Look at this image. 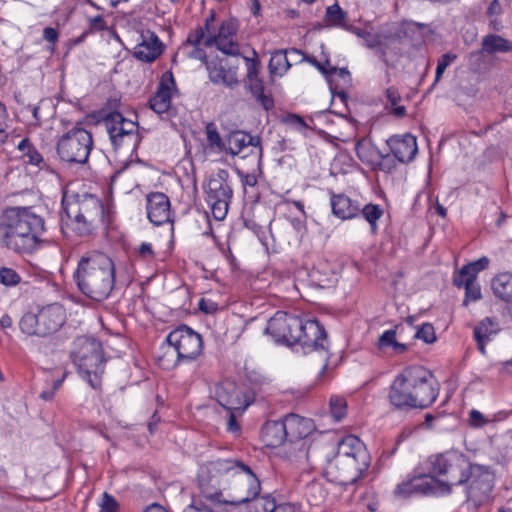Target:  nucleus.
I'll list each match as a JSON object with an SVG mask.
<instances>
[{
    "label": "nucleus",
    "mask_w": 512,
    "mask_h": 512,
    "mask_svg": "<svg viewBox=\"0 0 512 512\" xmlns=\"http://www.w3.org/2000/svg\"><path fill=\"white\" fill-rule=\"evenodd\" d=\"M62 207L67 216L62 225L66 236L89 237L99 229L107 230L116 214L112 200L90 193L77 194L73 198L64 195Z\"/></svg>",
    "instance_id": "obj_1"
},
{
    "label": "nucleus",
    "mask_w": 512,
    "mask_h": 512,
    "mask_svg": "<svg viewBox=\"0 0 512 512\" xmlns=\"http://www.w3.org/2000/svg\"><path fill=\"white\" fill-rule=\"evenodd\" d=\"M44 218L31 206H11L0 215V244L18 255H31L41 247Z\"/></svg>",
    "instance_id": "obj_2"
},
{
    "label": "nucleus",
    "mask_w": 512,
    "mask_h": 512,
    "mask_svg": "<svg viewBox=\"0 0 512 512\" xmlns=\"http://www.w3.org/2000/svg\"><path fill=\"white\" fill-rule=\"evenodd\" d=\"M439 390V384L430 370L421 365H410L394 377L387 398L396 410L426 409L436 401Z\"/></svg>",
    "instance_id": "obj_3"
},
{
    "label": "nucleus",
    "mask_w": 512,
    "mask_h": 512,
    "mask_svg": "<svg viewBox=\"0 0 512 512\" xmlns=\"http://www.w3.org/2000/svg\"><path fill=\"white\" fill-rule=\"evenodd\" d=\"M265 333L278 344L300 345L304 353L328 351L327 333L314 318H302L284 311H277L269 319Z\"/></svg>",
    "instance_id": "obj_4"
},
{
    "label": "nucleus",
    "mask_w": 512,
    "mask_h": 512,
    "mask_svg": "<svg viewBox=\"0 0 512 512\" xmlns=\"http://www.w3.org/2000/svg\"><path fill=\"white\" fill-rule=\"evenodd\" d=\"M73 278L83 295L102 302L110 297L115 287V264L107 254L90 251L78 260Z\"/></svg>",
    "instance_id": "obj_5"
},
{
    "label": "nucleus",
    "mask_w": 512,
    "mask_h": 512,
    "mask_svg": "<svg viewBox=\"0 0 512 512\" xmlns=\"http://www.w3.org/2000/svg\"><path fill=\"white\" fill-rule=\"evenodd\" d=\"M327 473L340 485L355 484L367 472L371 456L364 442L355 435L342 437L333 459L326 461Z\"/></svg>",
    "instance_id": "obj_6"
},
{
    "label": "nucleus",
    "mask_w": 512,
    "mask_h": 512,
    "mask_svg": "<svg viewBox=\"0 0 512 512\" xmlns=\"http://www.w3.org/2000/svg\"><path fill=\"white\" fill-rule=\"evenodd\" d=\"M71 358L80 376L94 390H101L105 358L102 344L95 338L80 336L73 342Z\"/></svg>",
    "instance_id": "obj_7"
},
{
    "label": "nucleus",
    "mask_w": 512,
    "mask_h": 512,
    "mask_svg": "<svg viewBox=\"0 0 512 512\" xmlns=\"http://www.w3.org/2000/svg\"><path fill=\"white\" fill-rule=\"evenodd\" d=\"M334 452L331 445L322 439L304 440L287 443L283 457L293 466L303 472H308L329 461V455Z\"/></svg>",
    "instance_id": "obj_8"
},
{
    "label": "nucleus",
    "mask_w": 512,
    "mask_h": 512,
    "mask_svg": "<svg viewBox=\"0 0 512 512\" xmlns=\"http://www.w3.org/2000/svg\"><path fill=\"white\" fill-rule=\"evenodd\" d=\"M243 464L236 459L220 458L207 462L198 475L201 496L213 505L220 504L223 493L219 489V478L223 475L234 477L239 469H243Z\"/></svg>",
    "instance_id": "obj_9"
},
{
    "label": "nucleus",
    "mask_w": 512,
    "mask_h": 512,
    "mask_svg": "<svg viewBox=\"0 0 512 512\" xmlns=\"http://www.w3.org/2000/svg\"><path fill=\"white\" fill-rule=\"evenodd\" d=\"M65 320L63 306L53 303L42 307L37 313H25L20 319L19 328L27 336L46 337L57 332Z\"/></svg>",
    "instance_id": "obj_10"
},
{
    "label": "nucleus",
    "mask_w": 512,
    "mask_h": 512,
    "mask_svg": "<svg viewBox=\"0 0 512 512\" xmlns=\"http://www.w3.org/2000/svg\"><path fill=\"white\" fill-rule=\"evenodd\" d=\"M427 469L435 476H446L447 482L452 486L463 485L467 481L466 473L469 472L471 463L460 451L448 450L443 453L428 457Z\"/></svg>",
    "instance_id": "obj_11"
},
{
    "label": "nucleus",
    "mask_w": 512,
    "mask_h": 512,
    "mask_svg": "<svg viewBox=\"0 0 512 512\" xmlns=\"http://www.w3.org/2000/svg\"><path fill=\"white\" fill-rule=\"evenodd\" d=\"M93 145L92 134L82 127L75 126L58 139L56 151L64 162L85 164Z\"/></svg>",
    "instance_id": "obj_12"
},
{
    "label": "nucleus",
    "mask_w": 512,
    "mask_h": 512,
    "mask_svg": "<svg viewBox=\"0 0 512 512\" xmlns=\"http://www.w3.org/2000/svg\"><path fill=\"white\" fill-rule=\"evenodd\" d=\"M205 201L214 219L221 221L227 216L233 190L228 181V172L221 170L208 180L204 188Z\"/></svg>",
    "instance_id": "obj_13"
},
{
    "label": "nucleus",
    "mask_w": 512,
    "mask_h": 512,
    "mask_svg": "<svg viewBox=\"0 0 512 512\" xmlns=\"http://www.w3.org/2000/svg\"><path fill=\"white\" fill-rule=\"evenodd\" d=\"M238 22L234 18L225 19L218 26L215 21L206 30L204 40L205 47H216L220 52L228 56H239L241 54L240 44L237 39Z\"/></svg>",
    "instance_id": "obj_14"
},
{
    "label": "nucleus",
    "mask_w": 512,
    "mask_h": 512,
    "mask_svg": "<svg viewBox=\"0 0 512 512\" xmlns=\"http://www.w3.org/2000/svg\"><path fill=\"white\" fill-rule=\"evenodd\" d=\"M261 483L259 478L251 468L243 464V469H239L234 476L233 494L230 499H224L222 502L232 506H238L248 503V509L255 506L257 499H260Z\"/></svg>",
    "instance_id": "obj_15"
},
{
    "label": "nucleus",
    "mask_w": 512,
    "mask_h": 512,
    "mask_svg": "<svg viewBox=\"0 0 512 512\" xmlns=\"http://www.w3.org/2000/svg\"><path fill=\"white\" fill-rule=\"evenodd\" d=\"M214 395L217 402L227 411L244 412L254 402V394L245 386L225 379L215 385Z\"/></svg>",
    "instance_id": "obj_16"
},
{
    "label": "nucleus",
    "mask_w": 512,
    "mask_h": 512,
    "mask_svg": "<svg viewBox=\"0 0 512 512\" xmlns=\"http://www.w3.org/2000/svg\"><path fill=\"white\" fill-rule=\"evenodd\" d=\"M467 481L466 498L475 507H479L486 502L494 485V476L491 471L478 464H472L468 473H466Z\"/></svg>",
    "instance_id": "obj_17"
},
{
    "label": "nucleus",
    "mask_w": 512,
    "mask_h": 512,
    "mask_svg": "<svg viewBox=\"0 0 512 512\" xmlns=\"http://www.w3.org/2000/svg\"><path fill=\"white\" fill-rule=\"evenodd\" d=\"M166 341L175 347L184 361L195 360L203 350L202 336L187 325H180L172 330Z\"/></svg>",
    "instance_id": "obj_18"
},
{
    "label": "nucleus",
    "mask_w": 512,
    "mask_h": 512,
    "mask_svg": "<svg viewBox=\"0 0 512 512\" xmlns=\"http://www.w3.org/2000/svg\"><path fill=\"white\" fill-rule=\"evenodd\" d=\"M227 151L231 155L242 154V158H250L253 163L260 164L263 149L259 136H253L244 131H234L228 135Z\"/></svg>",
    "instance_id": "obj_19"
},
{
    "label": "nucleus",
    "mask_w": 512,
    "mask_h": 512,
    "mask_svg": "<svg viewBox=\"0 0 512 512\" xmlns=\"http://www.w3.org/2000/svg\"><path fill=\"white\" fill-rule=\"evenodd\" d=\"M209 80L215 85H223L229 89L238 86V66L231 64L228 59L215 56L206 61Z\"/></svg>",
    "instance_id": "obj_20"
},
{
    "label": "nucleus",
    "mask_w": 512,
    "mask_h": 512,
    "mask_svg": "<svg viewBox=\"0 0 512 512\" xmlns=\"http://www.w3.org/2000/svg\"><path fill=\"white\" fill-rule=\"evenodd\" d=\"M146 210L149 221L155 226L173 223L170 200L162 192H151L146 196Z\"/></svg>",
    "instance_id": "obj_21"
},
{
    "label": "nucleus",
    "mask_w": 512,
    "mask_h": 512,
    "mask_svg": "<svg viewBox=\"0 0 512 512\" xmlns=\"http://www.w3.org/2000/svg\"><path fill=\"white\" fill-rule=\"evenodd\" d=\"M288 443L304 440H317L314 437L316 426L310 418L300 416L295 413L287 414L283 417Z\"/></svg>",
    "instance_id": "obj_22"
},
{
    "label": "nucleus",
    "mask_w": 512,
    "mask_h": 512,
    "mask_svg": "<svg viewBox=\"0 0 512 512\" xmlns=\"http://www.w3.org/2000/svg\"><path fill=\"white\" fill-rule=\"evenodd\" d=\"M177 90L174 75L171 71H165L158 83L156 92L149 100L150 108L157 114L167 112L171 107L173 92Z\"/></svg>",
    "instance_id": "obj_23"
},
{
    "label": "nucleus",
    "mask_w": 512,
    "mask_h": 512,
    "mask_svg": "<svg viewBox=\"0 0 512 512\" xmlns=\"http://www.w3.org/2000/svg\"><path fill=\"white\" fill-rule=\"evenodd\" d=\"M164 50V44L156 33L146 30L140 34V39L133 49V56L145 63L154 62Z\"/></svg>",
    "instance_id": "obj_24"
},
{
    "label": "nucleus",
    "mask_w": 512,
    "mask_h": 512,
    "mask_svg": "<svg viewBox=\"0 0 512 512\" xmlns=\"http://www.w3.org/2000/svg\"><path fill=\"white\" fill-rule=\"evenodd\" d=\"M386 143L392 155L401 163L411 162L418 152L416 137L410 133L393 135Z\"/></svg>",
    "instance_id": "obj_25"
},
{
    "label": "nucleus",
    "mask_w": 512,
    "mask_h": 512,
    "mask_svg": "<svg viewBox=\"0 0 512 512\" xmlns=\"http://www.w3.org/2000/svg\"><path fill=\"white\" fill-rule=\"evenodd\" d=\"M214 21H216V14L213 10H211L209 15L205 18L204 25L198 26L194 30H191L186 40V44L192 47V50L189 52V57L191 59L200 60L205 65L206 61H209L210 59L207 58L206 52L203 48H201V45H204L206 30H210V26Z\"/></svg>",
    "instance_id": "obj_26"
},
{
    "label": "nucleus",
    "mask_w": 512,
    "mask_h": 512,
    "mask_svg": "<svg viewBox=\"0 0 512 512\" xmlns=\"http://www.w3.org/2000/svg\"><path fill=\"white\" fill-rule=\"evenodd\" d=\"M355 152L359 160L372 169L380 171L389 170V167H385L388 155H383L369 139L363 138L358 140L355 144Z\"/></svg>",
    "instance_id": "obj_27"
},
{
    "label": "nucleus",
    "mask_w": 512,
    "mask_h": 512,
    "mask_svg": "<svg viewBox=\"0 0 512 512\" xmlns=\"http://www.w3.org/2000/svg\"><path fill=\"white\" fill-rule=\"evenodd\" d=\"M332 213L341 220L354 219L360 215V203L358 200L350 198L344 193H335L332 189L328 190Z\"/></svg>",
    "instance_id": "obj_28"
},
{
    "label": "nucleus",
    "mask_w": 512,
    "mask_h": 512,
    "mask_svg": "<svg viewBox=\"0 0 512 512\" xmlns=\"http://www.w3.org/2000/svg\"><path fill=\"white\" fill-rule=\"evenodd\" d=\"M500 331L499 322L492 317H485L474 326L473 338L482 355L486 354L487 344L490 343Z\"/></svg>",
    "instance_id": "obj_29"
},
{
    "label": "nucleus",
    "mask_w": 512,
    "mask_h": 512,
    "mask_svg": "<svg viewBox=\"0 0 512 512\" xmlns=\"http://www.w3.org/2000/svg\"><path fill=\"white\" fill-rule=\"evenodd\" d=\"M416 495L442 497L451 494L450 484L440 481L435 475L415 476Z\"/></svg>",
    "instance_id": "obj_30"
},
{
    "label": "nucleus",
    "mask_w": 512,
    "mask_h": 512,
    "mask_svg": "<svg viewBox=\"0 0 512 512\" xmlns=\"http://www.w3.org/2000/svg\"><path fill=\"white\" fill-rule=\"evenodd\" d=\"M251 164L250 170L237 168L236 175L241 182L244 195L253 201L259 197L258 178L262 174V161L259 165L253 162Z\"/></svg>",
    "instance_id": "obj_31"
},
{
    "label": "nucleus",
    "mask_w": 512,
    "mask_h": 512,
    "mask_svg": "<svg viewBox=\"0 0 512 512\" xmlns=\"http://www.w3.org/2000/svg\"><path fill=\"white\" fill-rule=\"evenodd\" d=\"M493 294L507 303V312L512 318V273L497 274L491 281Z\"/></svg>",
    "instance_id": "obj_32"
},
{
    "label": "nucleus",
    "mask_w": 512,
    "mask_h": 512,
    "mask_svg": "<svg viewBox=\"0 0 512 512\" xmlns=\"http://www.w3.org/2000/svg\"><path fill=\"white\" fill-rule=\"evenodd\" d=\"M261 438L265 446L270 448L278 447L288 440L283 418L266 422L261 430Z\"/></svg>",
    "instance_id": "obj_33"
},
{
    "label": "nucleus",
    "mask_w": 512,
    "mask_h": 512,
    "mask_svg": "<svg viewBox=\"0 0 512 512\" xmlns=\"http://www.w3.org/2000/svg\"><path fill=\"white\" fill-rule=\"evenodd\" d=\"M249 512H302L301 506L295 503L277 504L275 498L270 495L262 496L257 499L254 507L249 508Z\"/></svg>",
    "instance_id": "obj_34"
},
{
    "label": "nucleus",
    "mask_w": 512,
    "mask_h": 512,
    "mask_svg": "<svg viewBox=\"0 0 512 512\" xmlns=\"http://www.w3.org/2000/svg\"><path fill=\"white\" fill-rule=\"evenodd\" d=\"M453 283L456 287L465 289V298L463 301V305L465 306H467L469 302L479 300L482 296L481 287L477 279L473 278V276H462V274L457 273L453 278Z\"/></svg>",
    "instance_id": "obj_35"
},
{
    "label": "nucleus",
    "mask_w": 512,
    "mask_h": 512,
    "mask_svg": "<svg viewBox=\"0 0 512 512\" xmlns=\"http://www.w3.org/2000/svg\"><path fill=\"white\" fill-rule=\"evenodd\" d=\"M302 54V52L296 48L289 50H277L272 53L269 61V69L272 74L283 75L291 67V63L288 60L287 54Z\"/></svg>",
    "instance_id": "obj_36"
},
{
    "label": "nucleus",
    "mask_w": 512,
    "mask_h": 512,
    "mask_svg": "<svg viewBox=\"0 0 512 512\" xmlns=\"http://www.w3.org/2000/svg\"><path fill=\"white\" fill-rule=\"evenodd\" d=\"M184 362L182 357L178 355L175 347L170 345L166 340L160 346V354L157 356V363L164 370H171Z\"/></svg>",
    "instance_id": "obj_37"
},
{
    "label": "nucleus",
    "mask_w": 512,
    "mask_h": 512,
    "mask_svg": "<svg viewBox=\"0 0 512 512\" xmlns=\"http://www.w3.org/2000/svg\"><path fill=\"white\" fill-rule=\"evenodd\" d=\"M482 51L487 54L506 53L512 51V42L497 34L483 37Z\"/></svg>",
    "instance_id": "obj_38"
},
{
    "label": "nucleus",
    "mask_w": 512,
    "mask_h": 512,
    "mask_svg": "<svg viewBox=\"0 0 512 512\" xmlns=\"http://www.w3.org/2000/svg\"><path fill=\"white\" fill-rule=\"evenodd\" d=\"M424 25L411 20L401 21L394 30V37L398 40H417L422 38L421 30Z\"/></svg>",
    "instance_id": "obj_39"
},
{
    "label": "nucleus",
    "mask_w": 512,
    "mask_h": 512,
    "mask_svg": "<svg viewBox=\"0 0 512 512\" xmlns=\"http://www.w3.org/2000/svg\"><path fill=\"white\" fill-rule=\"evenodd\" d=\"M397 327L385 330L378 339V347L380 349L391 348L397 354H404L408 351L409 346L405 343H400L396 340Z\"/></svg>",
    "instance_id": "obj_40"
},
{
    "label": "nucleus",
    "mask_w": 512,
    "mask_h": 512,
    "mask_svg": "<svg viewBox=\"0 0 512 512\" xmlns=\"http://www.w3.org/2000/svg\"><path fill=\"white\" fill-rule=\"evenodd\" d=\"M18 149L23 153L26 163L40 169L45 166V161L42 155L28 138H24L19 142Z\"/></svg>",
    "instance_id": "obj_41"
},
{
    "label": "nucleus",
    "mask_w": 512,
    "mask_h": 512,
    "mask_svg": "<svg viewBox=\"0 0 512 512\" xmlns=\"http://www.w3.org/2000/svg\"><path fill=\"white\" fill-rule=\"evenodd\" d=\"M264 83L260 80L250 81L249 90L264 110L269 111L274 107V100L270 94L264 93Z\"/></svg>",
    "instance_id": "obj_42"
},
{
    "label": "nucleus",
    "mask_w": 512,
    "mask_h": 512,
    "mask_svg": "<svg viewBox=\"0 0 512 512\" xmlns=\"http://www.w3.org/2000/svg\"><path fill=\"white\" fill-rule=\"evenodd\" d=\"M324 20L329 26L346 28L347 13L338 3H334L326 8Z\"/></svg>",
    "instance_id": "obj_43"
},
{
    "label": "nucleus",
    "mask_w": 512,
    "mask_h": 512,
    "mask_svg": "<svg viewBox=\"0 0 512 512\" xmlns=\"http://www.w3.org/2000/svg\"><path fill=\"white\" fill-rule=\"evenodd\" d=\"M384 210L379 204L368 203L360 206V215L369 223L373 233L378 230V220L383 216Z\"/></svg>",
    "instance_id": "obj_44"
},
{
    "label": "nucleus",
    "mask_w": 512,
    "mask_h": 512,
    "mask_svg": "<svg viewBox=\"0 0 512 512\" xmlns=\"http://www.w3.org/2000/svg\"><path fill=\"white\" fill-rule=\"evenodd\" d=\"M103 120H109L115 125H122L128 132L130 137L135 138V134H138V124L134 121L128 120L117 111L108 112L103 116Z\"/></svg>",
    "instance_id": "obj_45"
},
{
    "label": "nucleus",
    "mask_w": 512,
    "mask_h": 512,
    "mask_svg": "<svg viewBox=\"0 0 512 512\" xmlns=\"http://www.w3.org/2000/svg\"><path fill=\"white\" fill-rule=\"evenodd\" d=\"M107 127L111 143L115 150L123 147V138L128 135L127 130L122 125H115V123L109 120H103Z\"/></svg>",
    "instance_id": "obj_46"
},
{
    "label": "nucleus",
    "mask_w": 512,
    "mask_h": 512,
    "mask_svg": "<svg viewBox=\"0 0 512 512\" xmlns=\"http://www.w3.org/2000/svg\"><path fill=\"white\" fill-rule=\"evenodd\" d=\"M490 260L488 257L483 256L476 261L470 262L464 265L460 270L459 274L462 276H473V278L477 279V275L479 272L485 270L489 266Z\"/></svg>",
    "instance_id": "obj_47"
},
{
    "label": "nucleus",
    "mask_w": 512,
    "mask_h": 512,
    "mask_svg": "<svg viewBox=\"0 0 512 512\" xmlns=\"http://www.w3.org/2000/svg\"><path fill=\"white\" fill-rule=\"evenodd\" d=\"M330 413L336 422L341 421L347 414L346 399L340 396H332L330 398Z\"/></svg>",
    "instance_id": "obj_48"
},
{
    "label": "nucleus",
    "mask_w": 512,
    "mask_h": 512,
    "mask_svg": "<svg viewBox=\"0 0 512 512\" xmlns=\"http://www.w3.org/2000/svg\"><path fill=\"white\" fill-rule=\"evenodd\" d=\"M20 274L10 267L0 268V283L5 287H15L21 282Z\"/></svg>",
    "instance_id": "obj_49"
},
{
    "label": "nucleus",
    "mask_w": 512,
    "mask_h": 512,
    "mask_svg": "<svg viewBox=\"0 0 512 512\" xmlns=\"http://www.w3.org/2000/svg\"><path fill=\"white\" fill-rule=\"evenodd\" d=\"M67 377V372L64 371L60 376H58L55 379H52L50 382H46L48 387L45 388L40 393V398L45 401H50L54 398L55 393L58 391V389L61 387L62 383L64 382L65 378Z\"/></svg>",
    "instance_id": "obj_50"
},
{
    "label": "nucleus",
    "mask_w": 512,
    "mask_h": 512,
    "mask_svg": "<svg viewBox=\"0 0 512 512\" xmlns=\"http://www.w3.org/2000/svg\"><path fill=\"white\" fill-rule=\"evenodd\" d=\"M457 59V55L453 52H447L438 58L434 85L442 78L445 70Z\"/></svg>",
    "instance_id": "obj_51"
},
{
    "label": "nucleus",
    "mask_w": 512,
    "mask_h": 512,
    "mask_svg": "<svg viewBox=\"0 0 512 512\" xmlns=\"http://www.w3.org/2000/svg\"><path fill=\"white\" fill-rule=\"evenodd\" d=\"M253 55L254 57L253 58H250V57H243V59L245 60V64H246V70H247V79L248 81H255V80H260V78L258 77V74H259V69H260V61L258 60L257 58V54H256V51L253 50Z\"/></svg>",
    "instance_id": "obj_52"
},
{
    "label": "nucleus",
    "mask_w": 512,
    "mask_h": 512,
    "mask_svg": "<svg viewBox=\"0 0 512 512\" xmlns=\"http://www.w3.org/2000/svg\"><path fill=\"white\" fill-rule=\"evenodd\" d=\"M414 337L422 340L426 344L434 343L436 341V334L433 325L430 323H423L418 327Z\"/></svg>",
    "instance_id": "obj_53"
},
{
    "label": "nucleus",
    "mask_w": 512,
    "mask_h": 512,
    "mask_svg": "<svg viewBox=\"0 0 512 512\" xmlns=\"http://www.w3.org/2000/svg\"><path fill=\"white\" fill-rule=\"evenodd\" d=\"M416 482H415V476L411 479H408L406 481H403L402 483L398 484L394 490V494L397 497L401 498H407L413 495H416Z\"/></svg>",
    "instance_id": "obj_54"
},
{
    "label": "nucleus",
    "mask_w": 512,
    "mask_h": 512,
    "mask_svg": "<svg viewBox=\"0 0 512 512\" xmlns=\"http://www.w3.org/2000/svg\"><path fill=\"white\" fill-rule=\"evenodd\" d=\"M301 55L303 56L302 61H305V62H308L309 64H311L313 67H315L326 78V80L329 83H332L333 71H335L334 68H332V67H330V68L325 67V65L322 62L318 61L313 56H308V55H305L303 53Z\"/></svg>",
    "instance_id": "obj_55"
},
{
    "label": "nucleus",
    "mask_w": 512,
    "mask_h": 512,
    "mask_svg": "<svg viewBox=\"0 0 512 512\" xmlns=\"http://www.w3.org/2000/svg\"><path fill=\"white\" fill-rule=\"evenodd\" d=\"M207 142L210 147H216L220 150L225 148V144L213 123H208L206 126Z\"/></svg>",
    "instance_id": "obj_56"
},
{
    "label": "nucleus",
    "mask_w": 512,
    "mask_h": 512,
    "mask_svg": "<svg viewBox=\"0 0 512 512\" xmlns=\"http://www.w3.org/2000/svg\"><path fill=\"white\" fill-rule=\"evenodd\" d=\"M99 512H118L119 503L117 500L107 492L102 494V497L98 503Z\"/></svg>",
    "instance_id": "obj_57"
},
{
    "label": "nucleus",
    "mask_w": 512,
    "mask_h": 512,
    "mask_svg": "<svg viewBox=\"0 0 512 512\" xmlns=\"http://www.w3.org/2000/svg\"><path fill=\"white\" fill-rule=\"evenodd\" d=\"M198 309L204 314L211 315L219 311V305L210 298L202 297L198 301Z\"/></svg>",
    "instance_id": "obj_58"
},
{
    "label": "nucleus",
    "mask_w": 512,
    "mask_h": 512,
    "mask_svg": "<svg viewBox=\"0 0 512 512\" xmlns=\"http://www.w3.org/2000/svg\"><path fill=\"white\" fill-rule=\"evenodd\" d=\"M183 512H214L212 507L204 502L202 499H192L191 504H189Z\"/></svg>",
    "instance_id": "obj_59"
},
{
    "label": "nucleus",
    "mask_w": 512,
    "mask_h": 512,
    "mask_svg": "<svg viewBox=\"0 0 512 512\" xmlns=\"http://www.w3.org/2000/svg\"><path fill=\"white\" fill-rule=\"evenodd\" d=\"M489 421L484 417V415L476 410L472 409L469 412V425L473 428H481L485 426Z\"/></svg>",
    "instance_id": "obj_60"
},
{
    "label": "nucleus",
    "mask_w": 512,
    "mask_h": 512,
    "mask_svg": "<svg viewBox=\"0 0 512 512\" xmlns=\"http://www.w3.org/2000/svg\"><path fill=\"white\" fill-rule=\"evenodd\" d=\"M138 255L145 260H152L155 258L153 246L149 242H142L137 249Z\"/></svg>",
    "instance_id": "obj_61"
},
{
    "label": "nucleus",
    "mask_w": 512,
    "mask_h": 512,
    "mask_svg": "<svg viewBox=\"0 0 512 512\" xmlns=\"http://www.w3.org/2000/svg\"><path fill=\"white\" fill-rule=\"evenodd\" d=\"M229 412H230V414H229V417L227 420L226 429L229 433H232L235 436H237L241 432V427H240L239 423L237 422L236 414H235L237 411H229Z\"/></svg>",
    "instance_id": "obj_62"
},
{
    "label": "nucleus",
    "mask_w": 512,
    "mask_h": 512,
    "mask_svg": "<svg viewBox=\"0 0 512 512\" xmlns=\"http://www.w3.org/2000/svg\"><path fill=\"white\" fill-rule=\"evenodd\" d=\"M9 114L6 105L0 100V134H5L8 129Z\"/></svg>",
    "instance_id": "obj_63"
},
{
    "label": "nucleus",
    "mask_w": 512,
    "mask_h": 512,
    "mask_svg": "<svg viewBox=\"0 0 512 512\" xmlns=\"http://www.w3.org/2000/svg\"><path fill=\"white\" fill-rule=\"evenodd\" d=\"M89 28L95 31H102L106 28V22L102 15H96L94 17H90L89 20Z\"/></svg>",
    "instance_id": "obj_64"
}]
</instances>
